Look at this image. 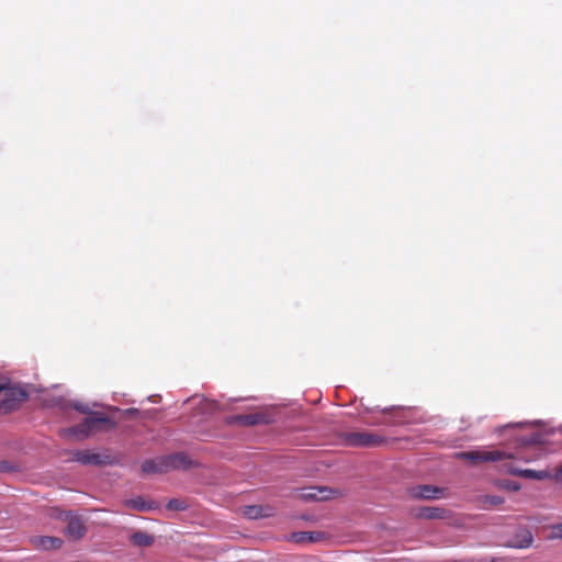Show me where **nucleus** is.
Masks as SVG:
<instances>
[{
    "instance_id": "nucleus-1",
    "label": "nucleus",
    "mask_w": 562,
    "mask_h": 562,
    "mask_svg": "<svg viewBox=\"0 0 562 562\" xmlns=\"http://www.w3.org/2000/svg\"><path fill=\"white\" fill-rule=\"evenodd\" d=\"M115 427L116 423L110 417L101 413H93L91 416L86 417L77 426L67 429V432L68 435L75 436L80 440L95 432L111 430Z\"/></svg>"
},
{
    "instance_id": "nucleus-2",
    "label": "nucleus",
    "mask_w": 562,
    "mask_h": 562,
    "mask_svg": "<svg viewBox=\"0 0 562 562\" xmlns=\"http://www.w3.org/2000/svg\"><path fill=\"white\" fill-rule=\"evenodd\" d=\"M0 393H3V398L0 401V414H9L18 409L29 397L24 387L12 384L4 376H0Z\"/></svg>"
},
{
    "instance_id": "nucleus-3",
    "label": "nucleus",
    "mask_w": 562,
    "mask_h": 562,
    "mask_svg": "<svg viewBox=\"0 0 562 562\" xmlns=\"http://www.w3.org/2000/svg\"><path fill=\"white\" fill-rule=\"evenodd\" d=\"M456 458L461 460H467L472 463L479 462H496L507 459H514L515 454L505 450L494 449V450H475V451H465L456 453Z\"/></svg>"
},
{
    "instance_id": "nucleus-4",
    "label": "nucleus",
    "mask_w": 562,
    "mask_h": 562,
    "mask_svg": "<svg viewBox=\"0 0 562 562\" xmlns=\"http://www.w3.org/2000/svg\"><path fill=\"white\" fill-rule=\"evenodd\" d=\"M341 438L349 447H378L385 442L384 437L369 431H349L342 434Z\"/></svg>"
},
{
    "instance_id": "nucleus-5",
    "label": "nucleus",
    "mask_w": 562,
    "mask_h": 562,
    "mask_svg": "<svg viewBox=\"0 0 562 562\" xmlns=\"http://www.w3.org/2000/svg\"><path fill=\"white\" fill-rule=\"evenodd\" d=\"M409 495L413 498L439 499L446 497V488L434 485H417L409 490Z\"/></svg>"
},
{
    "instance_id": "nucleus-6",
    "label": "nucleus",
    "mask_w": 562,
    "mask_h": 562,
    "mask_svg": "<svg viewBox=\"0 0 562 562\" xmlns=\"http://www.w3.org/2000/svg\"><path fill=\"white\" fill-rule=\"evenodd\" d=\"M65 514V519L67 520L66 535L74 540H78L86 535V526L81 518L78 516H70L68 513Z\"/></svg>"
},
{
    "instance_id": "nucleus-7",
    "label": "nucleus",
    "mask_w": 562,
    "mask_h": 562,
    "mask_svg": "<svg viewBox=\"0 0 562 562\" xmlns=\"http://www.w3.org/2000/svg\"><path fill=\"white\" fill-rule=\"evenodd\" d=\"M166 461L169 470H186L192 465V460L186 453H175L166 456Z\"/></svg>"
},
{
    "instance_id": "nucleus-8",
    "label": "nucleus",
    "mask_w": 562,
    "mask_h": 562,
    "mask_svg": "<svg viewBox=\"0 0 562 562\" xmlns=\"http://www.w3.org/2000/svg\"><path fill=\"white\" fill-rule=\"evenodd\" d=\"M142 471L145 474L168 472L166 457L144 461L142 464Z\"/></svg>"
},
{
    "instance_id": "nucleus-9",
    "label": "nucleus",
    "mask_w": 562,
    "mask_h": 562,
    "mask_svg": "<svg viewBox=\"0 0 562 562\" xmlns=\"http://www.w3.org/2000/svg\"><path fill=\"white\" fill-rule=\"evenodd\" d=\"M505 471L510 474L530 479V480H544V479L550 477V474L547 471H536V470H530V469L520 470V469L514 468L512 465L506 467Z\"/></svg>"
},
{
    "instance_id": "nucleus-10",
    "label": "nucleus",
    "mask_w": 562,
    "mask_h": 562,
    "mask_svg": "<svg viewBox=\"0 0 562 562\" xmlns=\"http://www.w3.org/2000/svg\"><path fill=\"white\" fill-rule=\"evenodd\" d=\"M235 420L243 426H255L267 423V416L261 413L245 414L236 416Z\"/></svg>"
},
{
    "instance_id": "nucleus-11",
    "label": "nucleus",
    "mask_w": 562,
    "mask_h": 562,
    "mask_svg": "<svg viewBox=\"0 0 562 562\" xmlns=\"http://www.w3.org/2000/svg\"><path fill=\"white\" fill-rule=\"evenodd\" d=\"M331 491L325 487H311L308 492H302L300 497L303 499H315V501H324L330 497Z\"/></svg>"
},
{
    "instance_id": "nucleus-12",
    "label": "nucleus",
    "mask_w": 562,
    "mask_h": 562,
    "mask_svg": "<svg viewBox=\"0 0 562 562\" xmlns=\"http://www.w3.org/2000/svg\"><path fill=\"white\" fill-rule=\"evenodd\" d=\"M34 543H35V547H37V548H41L44 550H49V549L60 548L63 544V540L58 537L44 536V537H38L37 539H35Z\"/></svg>"
},
{
    "instance_id": "nucleus-13",
    "label": "nucleus",
    "mask_w": 562,
    "mask_h": 562,
    "mask_svg": "<svg viewBox=\"0 0 562 562\" xmlns=\"http://www.w3.org/2000/svg\"><path fill=\"white\" fill-rule=\"evenodd\" d=\"M75 460L82 464H101V456L99 453H93L88 450L77 451L75 453Z\"/></svg>"
},
{
    "instance_id": "nucleus-14",
    "label": "nucleus",
    "mask_w": 562,
    "mask_h": 562,
    "mask_svg": "<svg viewBox=\"0 0 562 562\" xmlns=\"http://www.w3.org/2000/svg\"><path fill=\"white\" fill-rule=\"evenodd\" d=\"M130 539L137 547H150L154 543V537L145 531H136Z\"/></svg>"
},
{
    "instance_id": "nucleus-15",
    "label": "nucleus",
    "mask_w": 562,
    "mask_h": 562,
    "mask_svg": "<svg viewBox=\"0 0 562 562\" xmlns=\"http://www.w3.org/2000/svg\"><path fill=\"white\" fill-rule=\"evenodd\" d=\"M319 538H321V533H318V532H310V531L294 532L292 535L293 541L294 542H300V543H303V542H306V543L315 542V541L319 540Z\"/></svg>"
},
{
    "instance_id": "nucleus-16",
    "label": "nucleus",
    "mask_w": 562,
    "mask_h": 562,
    "mask_svg": "<svg viewBox=\"0 0 562 562\" xmlns=\"http://www.w3.org/2000/svg\"><path fill=\"white\" fill-rule=\"evenodd\" d=\"M532 535L529 530H521L517 537L515 542L513 543L514 547L517 548H528L532 543Z\"/></svg>"
},
{
    "instance_id": "nucleus-17",
    "label": "nucleus",
    "mask_w": 562,
    "mask_h": 562,
    "mask_svg": "<svg viewBox=\"0 0 562 562\" xmlns=\"http://www.w3.org/2000/svg\"><path fill=\"white\" fill-rule=\"evenodd\" d=\"M443 509L439 507H423L419 510L418 516L427 519L441 518Z\"/></svg>"
},
{
    "instance_id": "nucleus-18",
    "label": "nucleus",
    "mask_w": 562,
    "mask_h": 562,
    "mask_svg": "<svg viewBox=\"0 0 562 562\" xmlns=\"http://www.w3.org/2000/svg\"><path fill=\"white\" fill-rule=\"evenodd\" d=\"M126 505L139 512H146L153 508L149 503H146L140 497L126 501Z\"/></svg>"
},
{
    "instance_id": "nucleus-19",
    "label": "nucleus",
    "mask_w": 562,
    "mask_h": 562,
    "mask_svg": "<svg viewBox=\"0 0 562 562\" xmlns=\"http://www.w3.org/2000/svg\"><path fill=\"white\" fill-rule=\"evenodd\" d=\"M244 514L251 519H257L263 516L262 507L260 506H247L244 509Z\"/></svg>"
},
{
    "instance_id": "nucleus-20",
    "label": "nucleus",
    "mask_w": 562,
    "mask_h": 562,
    "mask_svg": "<svg viewBox=\"0 0 562 562\" xmlns=\"http://www.w3.org/2000/svg\"><path fill=\"white\" fill-rule=\"evenodd\" d=\"M167 508L170 510H184L187 509V504L182 499L172 498L168 502Z\"/></svg>"
},
{
    "instance_id": "nucleus-21",
    "label": "nucleus",
    "mask_w": 562,
    "mask_h": 562,
    "mask_svg": "<svg viewBox=\"0 0 562 562\" xmlns=\"http://www.w3.org/2000/svg\"><path fill=\"white\" fill-rule=\"evenodd\" d=\"M550 538H552V539H558V538L562 539V522L551 527Z\"/></svg>"
},
{
    "instance_id": "nucleus-22",
    "label": "nucleus",
    "mask_w": 562,
    "mask_h": 562,
    "mask_svg": "<svg viewBox=\"0 0 562 562\" xmlns=\"http://www.w3.org/2000/svg\"><path fill=\"white\" fill-rule=\"evenodd\" d=\"M75 409H77L78 412L80 413H83V414H88L89 413V407L88 405H85V404H75Z\"/></svg>"
},
{
    "instance_id": "nucleus-23",
    "label": "nucleus",
    "mask_w": 562,
    "mask_h": 562,
    "mask_svg": "<svg viewBox=\"0 0 562 562\" xmlns=\"http://www.w3.org/2000/svg\"><path fill=\"white\" fill-rule=\"evenodd\" d=\"M488 502H490V504H492V505H499V504H502V503H503V498H502V497H499V496H491V497L488 498Z\"/></svg>"
},
{
    "instance_id": "nucleus-24",
    "label": "nucleus",
    "mask_w": 562,
    "mask_h": 562,
    "mask_svg": "<svg viewBox=\"0 0 562 562\" xmlns=\"http://www.w3.org/2000/svg\"><path fill=\"white\" fill-rule=\"evenodd\" d=\"M52 515H55L57 518L63 519V517H61L63 513L57 508L52 509Z\"/></svg>"
}]
</instances>
